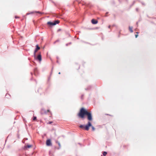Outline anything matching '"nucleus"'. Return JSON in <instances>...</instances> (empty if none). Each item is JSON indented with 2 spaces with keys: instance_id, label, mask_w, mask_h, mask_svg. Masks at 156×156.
Instances as JSON below:
<instances>
[{
  "instance_id": "obj_16",
  "label": "nucleus",
  "mask_w": 156,
  "mask_h": 156,
  "mask_svg": "<svg viewBox=\"0 0 156 156\" xmlns=\"http://www.w3.org/2000/svg\"><path fill=\"white\" fill-rule=\"evenodd\" d=\"M135 1H134L132 3V4H131L130 5V7H131L132 6H133V5L135 4Z\"/></svg>"
},
{
  "instance_id": "obj_5",
  "label": "nucleus",
  "mask_w": 156,
  "mask_h": 156,
  "mask_svg": "<svg viewBox=\"0 0 156 156\" xmlns=\"http://www.w3.org/2000/svg\"><path fill=\"white\" fill-rule=\"evenodd\" d=\"M50 111L49 109L47 110V111L44 108H43L41 109V113L42 114H46L47 113L49 112Z\"/></svg>"
},
{
  "instance_id": "obj_22",
  "label": "nucleus",
  "mask_w": 156,
  "mask_h": 156,
  "mask_svg": "<svg viewBox=\"0 0 156 156\" xmlns=\"http://www.w3.org/2000/svg\"><path fill=\"white\" fill-rule=\"evenodd\" d=\"M108 12H106V15L107 14H108ZM105 16H107L106 15Z\"/></svg>"
},
{
  "instance_id": "obj_2",
  "label": "nucleus",
  "mask_w": 156,
  "mask_h": 156,
  "mask_svg": "<svg viewBox=\"0 0 156 156\" xmlns=\"http://www.w3.org/2000/svg\"><path fill=\"white\" fill-rule=\"evenodd\" d=\"M91 126H92L91 123L90 121H88L86 125H80L79 127L83 129L88 131Z\"/></svg>"
},
{
  "instance_id": "obj_23",
  "label": "nucleus",
  "mask_w": 156,
  "mask_h": 156,
  "mask_svg": "<svg viewBox=\"0 0 156 156\" xmlns=\"http://www.w3.org/2000/svg\"><path fill=\"white\" fill-rule=\"evenodd\" d=\"M15 18H19V17H18V16H15Z\"/></svg>"
},
{
  "instance_id": "obj_13",
  "label": "nucleus",
  "mask_w": 156,
  "mask_h": 156,
  "mask_svg": "<svg viewBox=\"0 0 156 156\" xmlns=\"http://www.w3.org/2000/svg\"><path fill=\"white\" fill-rule=\"evenodd\" d=\"M32 146L31 145H27L26 146V147L27 148H30L32 147Z\"/></svg>"
},
{
  "instance_id": "obj_27",
  "label": "nucleus",
  "mask_w": 156,
  "mask_h": 156,
  "mask_svg": "<svg viewBox=\"0 0 156 156\" xmlns=\"http://www.w3.org/2000/svg\"><path fill=\"white\" fill-rule=\"evenodd\" d=\"M58 144L59 146H60V143L58 142Z\"/></svg>"
},
{
  "instance_id": "obj_19",
  "label": "nucleus",
  "mask_w": 156,
  "mask_h": 156,
  "mask_svg": "<svg viewBox=\"0 0 156 156\" xmlns=\"http://www.w3.org/2000/svg\"><path fill=\"white\" fill-rule=\"evenodd\" d=\"M138 35L137 34H135V37L137 38L138 37Z\"/></svg>"
},
{
  "instance_id": "obj_35",
  "label": "nucleus",
  "mask_w": 156,
  "mask_h": 156,
  "mask_svg": "<svg viewBox=\"0 0 156 156\" xmlns=\"http://www.w3.org/2000/svg\"><path fill=\"white\" fill-rule=\"evenodd\" d=\"M79 68H80V67H79L78 69H79Z\"/></svg>"
},
{
  "instance_id": "obj_36",
  "label": "nucleus",
  "mask_w": 156,
  "mask_h": 156,
  "mask_svg": "<svg viewBox=\"0 0 156 156\" xmlns=\"http://www.w3.org/2000/svg\"><path fill=\"white\" fill-rule=\"evenodd\" d=\"M101 156H103H103L102 155H101Z\"/></svg>"
},
{
  "instance_id": "obj_15",
  "label": "nucleus",
  "mask_w": 156,
  "mask_h": 156,
  "mask_svg": "<svg viewBox=\"0 0 156 156\" xmlns=\"http://www.w3.org/2000/svg\"><path fill=\"white\" fill-rule=\"evenodd\" d=\"M84 94H82L81 95V97H80V98L82 100H83V96H84Z\"/></svg>"
},
{
  "instance_id": "obj_32",
  "label": "nucleus",
  "mask_w": 156,
  "mask_h": 156,
  "mask_svg": "<svg viewBox=\"0 0 156 156\" xmlns=\"http://www.w3.org/2000/svg\"><path fill=\"white\" fill-rule=\"evenodd\" d=\"M136 33H137V34H138V32H136Z\"/></svg>"
},
{
  "instance_id": "obj_17",
  "label": "nucleus",
  "mask_w": 156,
  "mask_h": 156,
  "mask_svg": "<svg viewBox=\"0 0 156 156\" xmlns=\"http://www.w3.org/2000/svg\"><path fill=\"white\" fill-rule=\"evenodd\" d=\"M112 5H114L115 4V2L114 1H112Z\"/></svg>"
},
{
  "instance_id": "obj_4",
  "label": "nucleus",
  "mask_w": 156,
  "mask_h": 156,
  "mask_svg": "<svg viewBox=\"0 0 156 156\" xmlns=\"http://www.w3.org/2000/svg\"><path fill=\"white\" fill-rule=\"evenodd\" d=\"M78 3L79 4H81L82 5H84L85 6L88 7H90L91 6V5L90 3H87L84 2H80L79 1Z\"/></svg>"
},
{
  "instance_id": "obj_25",
  "label": "nucleus",
  "mask_w": 156,
  "mask_h": 156,
  "mask_svg": "<svg viewBox=\"0 0 156 156\" xmlns=\"http://www.w3.org/2000/svg\"><path fill=\"white\" fill-rule=\"evenodd\" d=\"M142 4L143 5H145V4L143 2H142Z\"/></svg>"
},
{
  "instance_id": "obj_7",
  "label": "nucleus",
  "mask_w": 156,
  "mask_h": 156,
  "mask_svg": "<svg viewBox=\"0 0 156 156\" xmlns=\"http://www.w3.org/2000/svg\"><path fill=\"white\" fill-rule=\"evenodd\" d=\"M91 22L93 24H96L98 23V21L93 19L91 20Z\"/></svg>"
},
{
  "instance_id": "obj_1",
  "label": "nucleus",
  "mask_w": 156,
  "mask_h": 156,
  "mask_svg": "<svg viewBox=\"0 0 156 156\" xmlns=\"http://www.w3.org/2000/svg\"><path fill=\"white\" fill-rule=\"evenodd\" d=\"M87 116V120L90 122L93 120V116L91 111H88L84 108H82L79 112V117L84 119Z\"/></svg>"
},
{
  "instance_id": "obj_24",
  "label": "nucleus",
  "mask_w": 156,
  "mask_h": 156,
  "mask_svg": "<svg viewBox=\"0 0 156 156\" xmlns=\"http://www.w3.org/2000/svg\"><path fill=\"white\" fill-rule=\"evenodd\" d=\"M136 11H138V8H136Z\"/></svg>"
},
{
  "instance_id": "obj_34",
  "label": "nucleus",
  "mask_w": 156,
  "mask_h": 156,
  "mask_svg": "<svg viewBox=\"0 0 156 156\" xmlns=\"http://www.w3.org/2000/svg\"><path fill=\"white\" fill-rule=\"evenodd\" d=\"M119 2H120V0H119Z\"/></svg>"
},
{
  "instance_id": "obj_26",
  "label": "nucleus",
  "mask_w": 156,
  "mask_h": 156,
  "mask_svg": "<svg viewBox=\"0 0 156 156\" xmlns=\"http://www.w3.org/2000/svg\"><path fill=\"white\" fill-rule=\"evenodd\" d=\"M110 27H111V26H110V25H109V26H108V28H110Z\"/></svg>"
},
{
  "instance_id": "obj_18",
  "label": "nucleus",
  "mask_w": 156,
  "mask_h": 156,
  "mask_svg": "<svg viewBox=\"0 0 156 156\" xmlns=\"http://www.w3.org/2000/svg\"><path fill=\"white\" fill-rule=\"evenodd\" d=\"M36 119H37V117H36L35 116L34 117L33 120H35Z\"/></svg>"
},
{
  "instance_id": "obj_8",
  "label": "nucleus",
  "mask_w": 156,
  "mask_h": 156,
  "mask_svg": "<svg viewBox=\"0 0 156 156\" xmlns=\"http://www.w3.org/2000/svg\"><path fill=\"white\" fill-rule=\"evenodd\" d=\"M40 49V48L39 47L38 45H36V48L35 50L34 51V55L35 56L36 53L37 51L38 50Z\"/></svg>"
},
{
  "instance_id": "obj_10",
  "label": "nucleus",
  "mask_w": 156,
  "mask_h": 156,
  "mask_svg": "<svg viewBox=\"0 0 156 156\" xmlns=\"http://www.w3.org/2000/svg\"><path fill=\"white\" fill-rule=\"evenodd\" d=\"M92 87V86H89L87 87V88H85V90H90Z\"/></svg>"
},
{
  "instance_id": "obj_29",
  "label": "nucleus",
  "mask_w": 156,
  "mask_h": 156,
  "mask_svg": "<svg viewBox=\"0 0 156 156\" xmlns=\"http://www.w3.org/2000/svg\"><path fill=\"white\" fill-rule=\"evenodd\" d=\"M118 37H120V35H118Z\"/></svg>"
},
{
  "instance_id": "obj_12",
  "label": "nucleus",
  "mask_w": 156,
  "mask_h": 156,
  "mask_svg": "<svg viewBox=\"0 0 156 156\" xmlns=\"http://www.w3.org/2000/svg\"><path fill=\"white\" fill-rule=\"evenodd\" d=\"M102 154L103 156H105L107 154V152L106 151H103Z\"/></svg>"
},
{
  "instance_id": "obj_20",
  "label": "nucleus",
  "mask_w": 156,
  "mask_h": 156,
  "mask_svg": "<svg viewBox=\"0 0 156 156\" xmlns=\"http://www.w3.org/2000/svg\"><path fill=\"white\" fill-rule=\"evenodd\" d=\"M37 12V13H40V14H41V13L40 12H39V11H38V12Z\"/></svg>"
},
{
  "instance_id": "obj_3",
  "label": "nucleus",
  "mask_w": 156,
  "mask_h": 156,
  "mask_svg": "<svg viewBox=\"0 0 156 156\" xmlns=\"http://www.w3.org/2000/svg\"><path fill=\"white\" fill-rule=\"evenodd\" d=\"M59 22V21L58 20H55L54 22H48L47 23V24L50 26H53L57 24H58Z\"/></svg>"
},
{
  "instance_id": "obj_30",
  "label": "nucleus",
  "mask_w": 156,
  "mask_h": 156,
  "mask_svg": "<svg viewBox=\"0 0 156 156\" xmlns=\"http://www.w3.org/2000/svg\"><path fill=\"white\" fill-rule=\"evenodd\" d=\"M60 73H60V72H59V73H58V74H60Z\"/></svg>"
},
{
  "instance_id": "obj_6",
  "label": "nucleus",
  "mask_w": 156,
  "mask_h": 156,
  "mask_svg": "<svg viewBox=\"0 0 156 156\" xmlns=\"http://www.w3.org/2000/svg\"><path fill=\"white\" fill-rule=\"evenodd\" d=\"M46 144L47 146H51L52 145V144L50 140L48 139L46 141Z\"/></svg>"
},
{
  "instance_id": "obj_21",
  "label": "nucleus",
  "mask_w": 156,
  "mask_h": 156,
  "mask_svg": "<svg viewBox=\"0 0 156 156\" xmlns=\"http://www.w3.org/2000/svg\"><path fill=\"white\" fill-rule=\"evenodd\" d=\"M112 26L113 27H116V26L115 24H113Z\"/></svg>"
},
{
  "instance_id": "obj_31",
  "label": "nucleus",
  "mask_w": 156,
  "mask_h": 156,
  "mask_svg": "<svg viewBox=\"0 0 156 156\" xmlns=\"http://www.w3.org/2000/svg\"><path fill=\"white\" fill-rule=\"evenodd\" d=\"M52 123V122H50V123Z\"/></svg>"
},
{
  "instance_id": "obj_14",
  "label": "nucleus",
  "mask_w": 156,
  "mask_h": 156,
  "mask_svg": "<svg viewBox=\"0 0 156 156\" xmlns=\"http://www.w3.org/2000/svg\"><path fill=\"white\" fill-rule=\"evenodd\" d=\"M91 127L92 128V130L93 131H94L95 130V128H94V126H93L92 125V126H91Z\"/></svg>"
},
{
  "instance_id": "obj_28",
  "label": "nucleus",
  "mask_w": 156,
  "mask_h": 156,
  "mask_svg": "<svg viewBox=\"0 0 156 156\" xmlns=\"http://www.w3.org/2000/svg\"><path fill=\"white\" fill-rule=\"evenodd\" d=\"M78 144H79V145H81V144L80 143H78Z\"/></svg>"
},
{
  "instance_id": "obj_33",
  "label": "nucleus",
  "mask_w": 156,
  "mask_h": 156,
  "mask_svg": "<svg viewBox=\"0 0 156 156\" xmlns=\"http://www.w3.org/2000/svg\"><path fill=\"white\" fill-rule=\"evenodd\" d=\"M138 24V22L136 23V24Z\"/></svg>"
},
{
  "instance_id": "obj_9",
  "label": "nucleus",
  "mask_w": 156,
  "mask_h": 156,
  "mask_svg": "<svg viewBox=\"0 0 156 156\" xmlns=\"http://www.w3.org/2000/svg\"><path fill=\"white\" fill-rule=\"evenodd\" d=\"M37 59L40 62L41 61V54L39 55L37 57Z\"/></svg>"
},
{
  "instance_id": "obj_11",
  "label": "nucleus",
  "mask_w": 156,
  "mask_h": 156,
  "mask_svg": "<svg viewBox=\"0 0 156 156\" xmlns=\"http://www.w3.org/2000/svg\"><path fill=\"white\" fill-rule=\"evenodd\" d=\"M129 31H130V32L131 33L133 32V30H132V29H133V27H132L129 26Z\"/></svg>"
}]
</instances>
